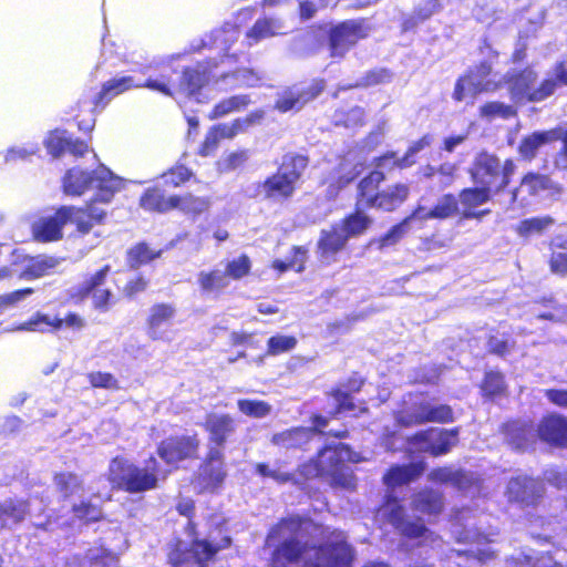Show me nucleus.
<instances>
[{
  "mask_svg": "<svg viewBox=\"0 0 567 567\" xmlns=\"http://www.w3.org/2000/svg\"><path fill=\"white\" fill-rule=\"evenodd\" d=\"M281 540L272 557L274 567L302 563V567H350L353 548L339 529L319 527L311 520L291 517L275 527L268 542Z\"/></svg>",
  "mask_w": 567,
  "mask_h": 567,
  "instance_id": "obj_1",
  "label": "nucleus"
},
{
  "mask_svg": "<svg viewBox=\"0 0 567 567\" xmlns=\"http://www.w3.org/2000/svg\"><path fill=\"white\" fill-rule=\"evenodd\" d=\"M169 474L159 467L157 460L151 456L143 467H138L124 457H114L109 466V481L118 489L135 494L157 487Z\"/></svg>",
  "mask_w": 567,
  "mask_h": 567,
  "instance_id": "obj_2",
  "label": "nucleus"
},
{
  "mask_svg": "<svg viewBox=\"0 0 567 567\" xmlns=\"http://www.w3.org/2000/svg\"><path fill=\"white\" fill-rule=\"evenodd\" d=\"M63 188L65 194L73 196H80L86 189H94L96 193L92 202L107 204L122 188V179L103 165L92 174L72 168L64 176Z\"/></svg>",
  "mask_w": 567,
  "mask_h": 567,
  "instance_id": "obj_3",
  "label": "nucleus"
},
{
  "mask_svg": "<svg viewBox=\"0 0 567 567\" xmlns=\"http://www.w3.org/2000/svg\"><path fill=\"white\" fill-rule=\"evenodd\" d=\"M359 461L357 453L340 443L337 446L323 449L318 455L317 463L306 466L305 470L307 475H327L332 486L350 491L355 487V478L346 462L358 463Z\"/></svg>",
  "mask_w": 567,
  "mask_h": 567,
  "instance_id": "obj_4",
  "label": "nucleus"
},
{
  "mask_svg": "<svg viewBox=\"0 0 567 567\" xmlns=\"http://www.w3.org/2000/svg\"><path fill=\"white\" fill-rule=\"evenodd\" d=\"M308 165L307 157L297 154H287L278 172L268 177L261 185L265 198L272 200H286L296 190V183Z\"/></svg>",
  "mask_w": 567,
  "mask_h": 567,
  "instance_id": "obj_5",
  "label": "nucleus"
},
{
  "mask_svg": "<svg viewBox=\"0 0 567 567\" xmlns=\"http://www.w3.org/2000/svg\"><path fill=\"white\" fill-rule=\"evenodd\" d=\"M472 513V509L465 507L454 511L452 534L458 543L476 545L475 549L466 550L464 554L472 555L478 561L485 563L495 557V551L488 546L483 548H481V546L492 543L493 539L491 537L495 536L497 533H488L487 535L480 533L470 522L473 518ZM452 553L457 557L463 555L461 550H452Z\"/></svg>",
  "mask_w": 567,
  "mask_h": 567,
  "instance_id": "obj_6",
  "label": "nucleus"
},
{
  "mask_svg": "<svg viewBox=\"0 0 567 567\" xmlns=\"http://www.w3.org/2000/svg\"><path fill=\"white\" fill-rule=\"evenodd\" d=\"M395 420L401 426L420 425L426 422L445 423L453 420V412L446 404L433 405L426 401L413 402L406 409L396 412Z\"/></svg>",
  "mask_w": 567,
  "mask_h": 567,
  "instance_id": "obj_7",
  "label": "nucleus"
},
{
  "mask_svg": "<svg viewBox=\"0 0 567 567\" xmlns=\"http://www.w3.org/2000/svg\"><path fill=\"white\" fill-rule=\"evenodd\" d=\"M492 74V66L483 62L468 74L458 79L455 84L453 97L461 101H473L474 97L485 91H495L498 83L495 80L488 79Z\"/></svg>",
  "mask_w": 567,
  "mask_h": 567,
  "instance_id": "obj_8",
  "label": "nucleus"
},
{
  "mask_svg": "<svg viewBox=\"0 0 567 567\" xmlns=\"http://www.w3.org/2000/svg\"><path fill=\"white\" fill-rule=\"evenodd\" d=\"M133 86H144L154 91H158L165 95L173 96L169 89V81L162 75L161 79H148L144 84H134L132 76H123L113 79L104 83L102 91L97 94L95 105L107 103L114 96L130 90Z\"/></svg>",
  "mask_w": 567,
  "mask_h": 567,
  "instance_id": "obj_9",
  "label": "nucleus"
},
{
  "mask_svg": "<svg viewBox=\"0 0 567 567\" xmlns=\"http://www.w3.org/2000/svg\"><path fill=\"white\" fill-rule=\"evenodd\" d=\"M379 515L386 518L403 536L409 538H424V540L432 537V534L425 528L421 520L410 522L404 518L403 508L395 499H389L379 509Z\"/></svg>",
  "mask_w": 567,
  "mask_h": 567,
  "instance_id": "obj_10",
  "label": "nucleus"
},
{
  "mask_svg": "<svg viewBox=\"0 0 567 567\" xmlns=\"http://www.w3.org/2000/svg\"><path fill=\"white\" fill-rule=\"evenodd\" d=\"M458 430L431 429L414 435L413 444L420 445V450L434 456L443 455L457 443Z\"/></svg>",
  "mask_w": 567,
  "mask_h": 567,
  "instance_id": "obj_11",
  "label": "nucleus"
},
{
  "mask_svg": "<svg viewBox=\"0 0 567 567\" xmlns=\"http://www.w3.org/2000/svg\"><path fill=\"white\" fill-rule=\"evenodd\" d=\"M324 89L323 81H313L309 85H295L278 95L276 109L280 112L299 111Z\"/></svg>",
  "mask_w": 567,
  "mask_h": 567,
  "instance_id": "obj_12",
  "label": "nucleus"
},
{
  "mask_svg": "<svg viewBox=\"0 0 567 567\" xmlns=\"http://www.w3.org/2000/svg\"><path fill=\"white\" fill-rule=\"evenodd\" d=\"M367 37V31L362 23L357 21H347L338 25L330 34V50L332 56H343L346 52L354 45L360 39Z\"/></svg>",
  "mask_w": 567,
  "mask_h": 567,
  "instance_id": "obj_13",
  "label": "nucleus"
},
{
  "mask_svg": "<svg viewBox=\"0 0 567 567\" xmlns=\"http://www.w3.org/2000/svg\"><path fill=\"white\" fill-rule=\"evenodd\" d=\"M198 445L196 436L169 437L161 443L157 453L167 464H175L182 460L194 457Z\"/></svg>",
  "mask_w": 567,
  "mask_h": 567,
  "instance_id": "obj_14",
  "label": "nucleus"
},
{
  "mask_svg": "<svg viewBox=\"0 0 567 567\" xmlns=\"http://www.w3.org/2000/svg\"><path fill=\"white\" fill-rule=\"evenodd\" d=\"M542 484L527 476H517L512 478L506 488V495L511 502L529 506L536 504V502L543 495Z\"/></svg>",
  "mask_w": 567,
  "mask_h": 567,
  "instance_id": "obj_15",
  "label": "nucleus"
},
{
  "mask_svg": "<svg viewBox=\"0 0 567 567\" xmlns=\"http://www.w3.org/2000/svg\"><path fill=\"white\" fill-rule=\"evenodd\" d=\"M225 475L221 453L217 450L210 451L208 461L199 470L195 488L199 492H213L221 485Z\"/></svg>",
  "mask_w": 567,
  "mask_h": 567,
  "instance_id": "obj_16",
  "label": "nucleus"
},
{
  "mask_svg": "<svg viewBox=\"0 0 567 567\" xmlns=\"http://www.w3.org/2000/svg\"><path fill=\"white\" fill-rule=\"evenodd\" d=\"M501 176L499 159L486 152L480 153L472 168L473 179L481 185L496 188Z\"/></svg>",
  "mask_w": 567,
  "mask_h": 567,
  "instance_id": "obj_17",
  "label": "nucleus"
},
{
  "mask_svg": "<svg viewBox=\"0 0 567 567\" xmlns=\"http://www.w3.org/2000/svg\"><path fill=\"white\" fill-rule=\"evenodd\" d=\"M68 212L64 206L54 215L44 216L34 221L32 231L39 241H53L62 237V227L68 223Z\"/></svg>",
  "mask_w": 567,
  "mask_h": 567,
  "instance_id": "obj_18",
  "label": "nucleus"
},
{
  "mask_svg": "<svg viewBox=\"0 0 567 567\" xmlns=\"http://www.w3.org/2000/svg\"><path fill=\"white\" fill-rule=\"evenodd\" d=\"M538 437L554 446H567V419L551 414L543 419L537 430Z\"/></svg>",
  "mask_w": 567,
  "mask_h": 567,
  "instance_id": "obj_19",
  "label": "nucleus"
},
{
  "mask_svg": "<svg viewBox=\"0 0 567 567\" xmlns=\"http://www.w3.org/2000/svg\"><path fill=\"white\" fill-rule=\"evenodd\" d=\"M68 212V223L74 224L76 229L81 234H87L94 224H100L104 219L106 213L95 206V203L91 202L84 208H76L72 206H64Z\"/></svg>",
  "mask_w": 567,
  "mask_h": 567,
  "instance_id": "obj_20",
  "label": "nucleus"
},
{
  "mask_svg": "<svg viewBox=\"0 0 567 567\" xmlns=\"http://www.w3.org/2000/svg\"><path fill=\"white\" fill-rule=\"evenodd\" d=\"M430 478L440 483H451L462 491L475 489L480 492V481L473 473L453 471L447 467L437 468L431 472Z\"/></svg>",
  "mask_w": 567,
  "mask_h": 567,
  "instance_id": "obj_21",
  "label": "nucleus"
},
{
  "mask_svg": "<svg viewBox=\"0 0 567 567\" xmlns=\"http://www.w3.org/2000/svg\"><path fill=\"white\" fill-rule=\"evenodd\" d=\"M205 426L210 440L221 446L235 433L236 422L228 414L210 413L206 417Z\"/></svg>",
  "mask_w": 567,
  "mask_h": 567,
  "instance_id": "obj_22",
  "label": "nucleus"
},
{
  "mask_svg": "<svg viewBox=\"0 0 567 567\" xmlns=\"http://www.w3.org/2000/svg\"><path fill=\"white\" fill-rule=\"evenodd\" d=\"M493 193L496 194L494 188L484 185H482V187L463 189L458 195V199L461 204L467 208L463 214L464 217L478 218L482 215L487 214L488 210L475 213L472 209L487 203Z\"/></svg>",
  "mask_w": 567,
  "mask_h": 567,
  "instance_id": "obj_23",
  "label": "nucleus"
},
{
  "mask_svg": "<svg viewBox=\"0 0 567 567\" xmlns=\"http://www.w3.org/2000/svg\"><path fill=\"white\" fill-rule=\"evenodd\" d=\"M551 187L553 182L548 176L537 173H528L523 177L519 187L512 192V203L518 200L519 196H522L520 202L525 203L526 197L523 196L524 193L529 196H536Z\"/></svg>",
  "mask_w": 567,
  "mask_h": 567,
  "instance_id": "obj_24",
  "label": "nucleus"
},
{
  "mask_svg": "<svg viewBox=\"0 0 567 567\" xmlns=\"http://www.w3.org/2000/svg\"><path fill=\"white\" fill-rule=\"evenodd\" d=\"M507 443L516 450H525L536 441L535 431L526 423L514 421L504 425Z\"/></svg>",
  "mask_w": 567,
  "mask_h": 567,
  "instance_id": "obj_25",
  "label": "nucleus"
},
{
  "mask_svg": "<svg viewBox=\"0 0 567 567\" xmlns=\"http://www.w3.org/2000/svg\"><path fill=\"white\" fill-rule=\"evenodd\" d=\"M347 241L348 235L344 234L339 224H336L330 229L321 231L318 249L321 257L329 260L338 251L343 249Z\"/></svg>",
  "mask_w": 567,
  "mask_h": 567,
  "instance_id": "obj_26",
  "label": "nucleus"
},
{
  "mask_svg": "<svg viewBox=\"0 0 567 567\" xmlns=\"http://www.w3.org/2000/svg\"><path fill=\"white\" fill-rule=\"evenodd\" d=\"M29 513L28 502L20 498H7L0 502V528H11L24 520Z\"/></svg>",
  "mask_w": 567,
  "mask_h": 567,
  "instance_id": "obj_27",
  "label": "nucleus"
},
{
  "mask_svg": "<svg viewBox=\"0 0 567 567\" xmlns=\"http://www.w3.org/2000/svg\"><path fill=\"white\" fill-rule=\"evenodd\" d=\"M175 316V308L167 303H158L151 308L147 319L148 334L152 339H163L164 328L171 324Z\"/></svg>",
  "mask_w": 567,
  "mask_h": 567,
  "instance_id": "obj_28",
  "label": "nucleus"
},
{
  "mask_svg": "<svg viewBox=\"0 0 567 567\" xmlns=\"http://www.w3.org/2000/svg\"><path fill=\"white\" fill-rule=\"evenodd\" d=\"M63 322H65L66 326L70 327H82V319L78 317L76 315H70L65 318V320L56 319V318H50L47 315L37 313L33 316L30 320L24 322L19 327L20 330H27V331H50L52 329L60 328Z\"/></svg>",
  "mask_w": 567,
  "mask_h": 567,
  "instance_id": "obj_29",
  "label": "nucleus"
},
{
  "mask_svg": "<svg viewBox=\"0 0 567 567\" xmlns=\"http://www.w3.org/2000/svg\"><path fill=\"white\" fill-rule=\"evenodd\" d=\"M197 284L200 291L207 296H219L228 286L227 274L219 268L202 270L197 275Z\"/></svg>",
  "mask_w": 567,
  "mask_h": 567,
  "instance_id": "obj_30",
  "label": "nucleus"
},
{
  "mask_svg": "<svg viewBox=\"0 0 567 567\" xmlns=\"http://www.w3.org/2000/svg\"><path fill=\"white\" fill-rule=\"evenodd\" d=\"M282 29L281 20L268 17L260 18L247 31L246 41L249 47H252L265 39L280 34Z\"/></svg>",
  "mask_w": 567,
  "mask_h": 567,
  "instance_id": "obj_31",
  "label": "nucleus"
},
{
  "mask_svg": "<svg viewBox=\"0 0 567 567\" xmlns=\"http://www.w3.org/2000/svg\"><path fill=\"white\" fill-rule=\"evenodd\" d=\"M207 69L203 65L186 69L178 85L177 93L187 97L196 96L199 90L208 82Z\"/></svg>",
  "mask_w": 567,
  "mask_h": 567,
  "instance_id": "obj_32",
  "label": "nucleus"
},
{
  "mask_svg": "<svg viewBox=\"0 0 567 567\" xmlns=\"http://www.w3.org/2000/svg\"><path fill=\"white\" fill-rule=\"evenodd\" d=\"M536 80V74L533 70H524L520 73L509 74L506 79L512 99L522 101L527 99L529 101V93L533 92V84Z\"/></svg>",
  "mask_w": 567,
  "mask_h": 567,
  "instance_id": "obj_33",
  "label": "nucleus"
},
{
  "mask_svg": "<svg viewBox=\"0 0 567 567\" xmlns=\"http://www.w3.org/2000/svg\"><path fill=\"white\" fill-rule=\"evenodd\" d=\"M424 472L422 463H412L392 467L384 476L383 482L388 487H395L417 478Z\"/></svg>",
  "mask_w": 567,
  "mask_h": 567,
  "instance_id": "obj_34",
  "label": "nucleus"
},
{
  "mask_svg": "<svg viewBox=\"0 0 567 567\" xmlns=\"http://www.w3.org/2000/svg\"><path fill=\"white\" fill-rule=\"evenodd\" d=\"M110 270L109 266L97 271L83 287V293L92 295L94 306L96 308H106L109 306V299L111 292L109 289L102 288L105 277Z\"/></svg>",
  "mask_w": 567,
  "mask_h": 567,
  "instance_id": "obj_35",
  "label": "nucleus"
},
{
  "mask_svg": "<svg viewBox=\"0 0 567 567\" xmlns=\"http://www.w3.org/2000/svg\"><path fill=\"white\" fill-rule=\"evenodd\" d=\"M409 196V187L404 184H398L381 192L374 199L371 207L381 208L391 212L399 207Z\"/></svg>",
  "mask_w": 567,
  "mask_h": 567,
  "instance_id": "obj_36",
  "label": "nucleus"
},
{
  "mask_svg": "<svg viewBox=\"0 0 567 567\" xmlns=\"http://www.w3.org/2000/svg\"><path fill=\"white\" fill-rule=\"evenodd\" d=\"M549 269L554 275L567 276V238L557 236L550 241Z\"/></svg>",
  "mask_w": 567,
  "mask_h": 567,
  "instance_id": "obj_37",
  "label": "nucleus"
},
{
  "mask_svg": "<svg viewBox=\"0 0 567 567\" xmlns=\"http://www.w3.org/2000/svg\"><path fill=\"white\" fill-rule=\"evenodd\" d=\"M178 196L165 197L158 189H147L141 198V206L151 212L165 213L174 209Z\"/></svg>",
  "mask_w": 567,
  "mask_h": 567,
  "instance_id": "obj_38",
  "label": "nucleus"
},
{
  "mask_svg": "<svg viewBox=\"0 0 567 567\" xmlns=\"http://www.w3.org/2000/svg\"><path fill=\"white\" fill-rule=\"evenodd\" d=\"M413 508L426 515H437L443 509V498L439 492L423 491L412 501Z\"/></svg>",
  "mask_w": 567,
  "mask_h": 567,
  "instance_id": "obj_39",
  "label": "nucleus"
},
{
  "mask_svg": "<svg viewBox=\"0 0 567 567\" xmlns=\"http://www.w3.org/2000/svg\"><path fill=\"white\" fill-rule=\"evenodd\" d=\"M554 224L555 219L548 215L526 218L516 226V233L524 238L540 236L550 229Z\"/></svg>",
  "mask_w": 567,
  "mask_h": 567,
  "instance_id": "obj_40",
  "label": "nucleus"
},
{
  "mask_svg": "<svg viewBox=\"0 0 567 567\" xmlns=\"http://www.w3.org/2000/svg\"><path fill=\"white\" fill-rule=\"evenodd\" d=\"M383 179L384 175L380 171H373L369 174V176L363 178L359 184L358 204L361 206L371 207L374 199L380 194L377 190Z\"/></svg>",
  "mask_w": 567,
  "mask_h": 567,
  "instance_id": "obj_41",
  "label": "nucleus"
},
{
  "mask_svg": "<svg viewBox=\"0 0 567 567\" xmlns=\"http://www.w3.org/2000/svg\"><path fill=\"white\" fill-rule=\"evenodd\" d=\"M558 130L536 132L522 141L519 145V153L525 158H533L540 146L545 145L550 141L558 140Z\"/></svg>",
  "mask_w": 567,
  "mask_h": 567,
  "instance_id": "obj_42",
  "label": "nucleus"
},
{
  "mask_svg": "<svg viewBox=\"0 0 567 567\" xmlns=\"http://www.w3.org/2000/svg\"><path fill=\"white\" fill-rule=\"evenodd\" d=\"M372 224V219L367 216L364 213L358 210L349 217L344 218L341 224H339L348 235V239L350 237H355L362 235Z\"/></svg>",
  "mask_w": 567,
  "mask_h": 567,
  "instance_id": "obj_43",
  "label": "nucleus"
},
{
  "mask_svg": "<svg viewBox=\"0 0 567 567\" xmlns=\"http://www.w3.org/2000/svg\"><path fill=\"white\" fill-rule=\"evenodd\" d=\"M309 437V431L301 427H296L277 433L272 436L271 442L275 445L286 449L296 447L306 442Z\"/></svg>",
  "mask_w": 567,
  "mask_h": 567,
  "instance_id": "obj_44",
  "label": "nucleus"
},
{
  "mask_svg": "<svg viewBox=\"0 0 567 567\" xmlns=\"http://www.w3.org/2000/svg\"><path fill=\"white\" fill-rule=\"evenodd\" d=\"M58 491L64 496L81 495L83 492L82 481L72 473H60L54 476Z\"/></svg>",
  "mask_w": 567,
  "mask_h": 567,
  "instance_id": "obj_45",
  "label": "nucleus"
},
{
  "mask_svg": "<svg viewBox=\"0 0 567 567\" xmlns=\"http://www.w3.org/2000/svg\"><path fill=\"white\" fill-rule=\"evenodd\" d=\"M239 38V31L233 23H225L220 29L213 31L212 45L220 50H227Z\"/></svg>",
  "mask_w": 567,
  "mask_h": 567,
  "instance_id": "obj_46",
  "label": "nucleus"
},
{
  "mask_svg": "<svg viewBox=\"0 0 567 567\" xmlns=\"http://www.w3.org/2000/svg\"><path fill=\"white\" fill-rule=\"evenodd\" d=\"M457 212L458 204L456 197L452 194H446L429 210V215L433 219H446L457 214Z\"/></svg>",
  "mask_w": 567,
  "mask_h": 567,
  "instance_id": "obj_47",
  "label": "nucleus"
},
{
  "mask_svg": "<svg viewBox=\"0 0 567 567\" xmlns=\"http://www.w3.org/2000/svg\"><path fill=\"white\" fill-rule=\"evenodd\" d=\"M409 218H405L402 223L393 226L385 235L380 238H374L370 241V247H377L383 249L395 245L408 231Z\"/></svg>",
  "mask_w": 567,
  "mask_h": 567,
  "instance_id": "obj_48",
  "label": "nucleus"
},
{
  "mask_svg": "<svg viewBox=\"0 0 567 567\" xmlns=\"http://www.w3.org/2000/svg\"><path fill=\"white\" fill-rule=\"evenodd\" d=\"M249 103L250 99L248 95H234L218 103L214 107L210 118H217L220 116H225L228 113L239 111L246 107Z\"/></svg>",
  "mask_w": 567,
  "mask_h": 567,
  "instance_id": "obj_49",
  "label": "nucleus"
},
{
  "mask_svg": "<svg viewBox=\"0 0 567 567\" xmlns=\"http://www.w3.org/2000/svg\"><path fill=\"white\" fill-rule=\"evenodd\" d=\"M85 559L90 567H116L118 563L117 556L103 547L89 549Z\"/></svg>",
  "mask_w": 567,
  "mask_h": 567,
  "instance_id": "obj_50",
  "label": "nucleus"
},
{
  "mask_svg": "<svg viewBox=\"0 0 567 567\" xmlns=\"http://www.w3.org/2000/svg\"><path fill=\"white\" fill-rule=\"evenodd\" d=\"M58 265L59 260L54 257L39 256L31 260L25 270V275L39 278L49 275L51 270L58 267Z\"/></svg>",
  "mask_w": 567,
  "mask_h": 567,
  "instance_id": "obj_51",
  "label": "nucleus"
},
{
  "mask_svg": "<svg viewBox=\"0 0 567 567\" xmlns=\"http://www.w3.org/2000/svg\"><path fill=\"white\" fill-rule=\"evenodd\" d=\"M238 409L245 415L251 417H265L271 412V405L260 400H238Z\"/></svg>",
  "mask_w": 567,
  "mask_h": 567,
  "instance_id": "obj_52",
  "label": "nucleus"
},
{
  "mask_svg": "<svg viewBox=\"0 0 567 567\" xmlns=\"http://www.w3.org/2000/svg\"><path fill=\"white\" fill-rule=\"evenodd\" d=\"M251 268V262L248 256L241 255L238 258H235L228 261L225 266L224 272L227 274V278L239 280L246 275L249 274Z\"/></svg>",
  "mask_w": 567,
  "mask_h": 567,
  "instance_id": "obj_53",
  "label": "nucleus"
},
{
  "mask_svg": "<svg viewBox=\"0 0 567 567\" xmlns=\"http://www.w3.org/2000/svg\"><path fill=\"white\" fill-rule=\"evenodd\" d=\"M159 255L161 251H154L147 245L138 244L128 251L127 260L132 268H137L142 264L159 257Z\"/></svg>",
  "mask_w": 567,
  "mask_h": 567,
  "instance_id": "obj_54",
  "label": "nucleus"
},
{
  "mask_svg": "<svg viewBox=\"0 0 567 567\" xmlns=\"http://www.w3.org/2000/svg\"><path fill=\"white\" fill-rule=\"evenodd\" d=\"M70 144V136L65 131L55 130L49 134L44 141V145L48 152L56 157L60 156L68 148Z\"/></svg>",
  "mask_w": 567,
  "mask_h": 567,
  "instance_id": "obj_55",
  "label": "nucleus"
},
{
  "mask_svg": "<svg viewBox=\"0 0 567 567\" xmlns=\"http://www.w3.org/2000/svg\"><path fill=\"white\" fill-rule=\"evenodd\" d=\"M229 543L230 539L228 537H225L218 546H213L207 542L197 540L192 546V553L198 563H203L210 559L219 549L227 547Z\"/></svg>",
  "mask_w": 567,
  "mask_h": 567,
  "instance_id": "obj_56",
  "label": "nucleus"
},
{
  "mask_svg": "<svg viewBox=\"0 0 567 567\" xmlns=\"http://www.w3.org/2000/svg\"><path fill=\"white\" fill-rule=\"evenodd\" d=\"M209 207V200L204 197H195L193 195L178 196V202L174 208H179L185 213L200 214Z\"/></svg>",
  "mask_w": 567,
  "mask_h": 567,
  "instance_id": "obj_57",
  "label": "nucleus"
},
{
  "mask_svg": "<svg viewBox=\"0 0 567 567\" xmlns=\"http://www.w3.org/2000/svg\"><path fill=\"white\" fill-rule=\"evenodd\" d=\"M516 114L513 106L502 102H489L481 107V115L489 120L495 117L509 118Z\"/></svg>",
  "mask_w": 567,
  "mask_h": 567,
  "instance_id": "obj_58",
  "label": "nucleus"
},
{
  "mask_svg": "<svg viewBox=\"0 0 567 567\" xmlns=\"http://www.w3.org/2000/svg\"><path fill=\"white\" fill-rule=\"evenodd\" d=\"M364 110L360 106H354L348 112H336V123L346 127H355L363 124Z\"/></svg>",
  "mask_w": 567,
  "mask_h": 567,
  "instance_id": "obj_59",
  "label": "nucleus"
},
{
  "mask_svg": "<svg viewBox=\"0 0 567 567\" xmlns=\"http://www.w3.org/2000/svg\"><path fill=\"white\" fill-rule=\"evenodd\" d=\"M297 344L295 337L290 336H275L268 340L267 353L270 355H277L284 352L292 350Z\"/></svg>",
  "mask_w": 567,
  "mask_h": 567,
  "instance_id": "obj_60",
  "label": "nucleus"
},
{
  "mask_svg": "<svg viewBox=\"0 0 567 567\" xmlns=\"http://www.w3.org/2000/svg\"><path fill=\"white\" fill-rule=\"evenodd\" d=\"M231 76L235 79L236 86L254 87L262 80V75L250 69H239L231 74L224 75V78Z\"/></svg>",
  "mask_w": 567,
  "mask_h": 567,
  "instance_id": "obj_61",
  "label": "nucleus"
},
{
  "mask_svg": "<svg viewBox=\"0 0 567 567\" xmlns=\"http://www.w3.org/2000/svg\"><path fill=\"white\" fill-rule=\"evenodd\" d=\"M431 136L429 135H425L423 136L422 138H420L419 141L414 142L408 150V152L405 153V155L402 157V158H399L394 162L395 165H398L399 167L403 168V167H409L411 166L413 163H414V159L413 157L419 153L421 152L423 148H425L426 146H429L431 144Z\"/></svg>",
  "mask_w": 567,
  "mask_h": 567,
  "instance_id": "obj_62",
  "label": "nucleus"
},
{
  "mask_svg": "<svg viewBox=\"0 0 567 567\" xmlns=\"http://www.w3.org/2000/svg\"><path fill=\"white\" fill-rule=\"evenodd\" d=\"M504 378L499 372L489 371L485 374L482 391L486 395H496L504 391Z\"/></svg>",
  "mask_w": 567,
  "mask_h": 567,
  "instance_id": "obj_63",
  "label": "nucleus"
},
{
  "mask_svg": "<svg viewBox=\"0 0 567 567\" xmlns=\"http://www.w3.org/2000/svg\"><path fill=\"white\" fill-rule=\"evenodd\" d=\"M248 159V153L246 151L233 152L218 162L220 172L234 171L241 166Z\"/></svg>",
  "mask_w": 567,
  "mask_h": 567,
  "instance_id": "obj_64",
  "label": "nucleus"
}]
</instances>
